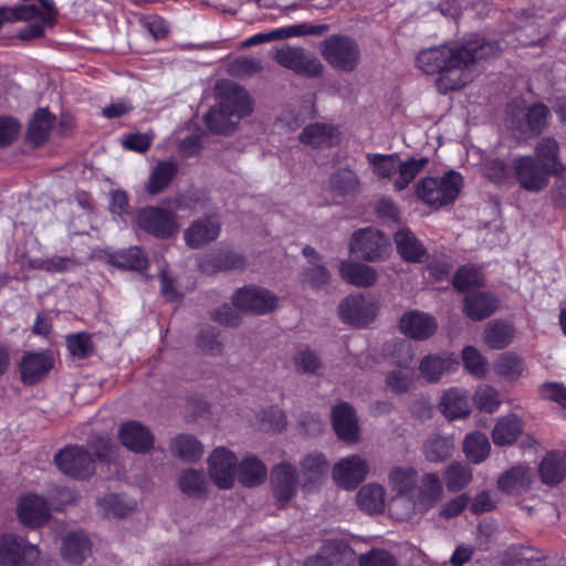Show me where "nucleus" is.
Masks as SVG:
<instances>
[{"mask_svg":"<svg viewBox=\"0 0 566 566\" xmlns=\"http://www.w3.org/2000/svg\"><path fill=\"white\" fill-rule=\"evenodd\" d=\"M499 51L496 42L474 39L462 44L422 50L417 56V65L427 74H439L437 90L447 94L471 82L470 67L481 60L495 56Z\"/></svg>","mask_w":566,"mask_h":566,"instance_id":"obj_1","label":"nucleus"},{"mask_svg":"<svg viewBox=\"0 0 566 566\" xmlns=\"http://www.w3.org/2000/svg\"><path fill=\"white\" fill-rule=\"evenodd\" d=\"M252 112L248 92L232 82L220 87V102L205 116L208 128L218 134H228L234 126Z\"/></svg>","mask_w":566,"mask_h":566,"instance_id":"obj_2","label":"nucleus"},{"mask_svg":"<svg viewBox=\"0 0 566 566\" xmlns=\"http://www.w3.org/2000/svg\"><path fill=\"white\" fill-rule=\"evenodd\" d=\"M443 489L437 473H426L416 493L395 494L389 502V513L397 521H409L423 515L441 499Z\"/></svg>","mask_w":566,"mask_h":566,"instance_id":"obj_3","label":"nucleus"},{"mask_svg":"<svg viewBox=\"0 0 566 566\" xmlns=\"http://www.w3.org/2000/svg\"><path fill=\"white\" fill-rule=\"evenodd\" d=\"M38 3H25L14 8H0V28L4 22L28 21V25L19 32L21 40L41 38L46 27L54 23L56 9L50 0H36Z\"/></svg>","mask_w":566,"mask_h":566,"instance_id":"obj_4","label":"nucleus"},{"mask_svg":"<svg viewBox=\"0 0 566 566\" xmlns=\"http://www.w3.org/2000/svg\"><path fill=\"white\" fill-rule=\"evenodd\" d=\"M461 176L449 171L442 177H426L416 186V192L426 205L440 208L455 200L460 192Z\"/></svg>","mask_w":566,"mask_h":566,"instance_id":"obj_5","label":"nucleus"},{"mask_svg":"<svg viewBox=\"0 0 566 566\" xmlns=\"http://www.w3.org/2000/svg\"><path fill=\"white\" fill-rule=\"evenodd\" d=\"M321 53L325 61L343 72L354 71L360 60V50L356 41L345 35H332L321 43Z\"/></svg>","mask_w":566,"mask_h":566,"instance_id":"obj_6","label":"nucleus"},{"mask_svg":"<svg viewBox=\"0 0 566 566\" xmlns=\"http://www.w3.org/2000/svg\"><path fill=\"white\" fill-rule=\"evenodd\" d=\"M350 253L368 262L386 260L391 251L390 242L379 230L368 227L352 234Z\"/></svg>","mask_w":566,"mask_h":566,"instance_id":"obj_7","label":"nucleus"},{"mask_svg":"<svg viewBox=\"0 0 566 566\" xmlns=\"http://www.w3.org/2000/svg\"><path fill=\"white\" fill-rule=\"evenodd\" d=\"M40 552L24 538L7 533L0 535V566H33Z\"/></svg>","mask_w":566,"mask_h":566,"instance_id":"obj_8","label":"nucleus"},{"mask_svg":"<svg viewBox=\"0 0 566 566\" xmlns=\"http://www.w3.org/2000/svg\"><path fill=\"white\" fill-rule=\"evenodd\" d=\"M138 227L156 238H169L178 230L175 212L159 207L140 209L136 216Z\"/></svg>","mask_w":566,"mask_h":566,"instance_id":"obj_9","label":"nucleus"},{"mask_svg":"<svg viewBox=\"0 0 566 566\" xmlns=\"http://www.w3.org/2000/svg\"><path fill=\"white\" fill-rule=\"evenodd\" d=\"M512 168L514 177L520 186L532 192L542 191L549 182L553 175L533 156H521L513 160Z\"/></svg>","mask_w":566,"mask_h":566,"instance_id":"obj_10","label":"nucleus"},{"mask_svg":"<svg viewBox=\"0 0 566 566\" xmlns=\"http://www.w3.org/2000/svg\"><path fill=\"white\" fill-rule=\"evenodd\" d=\"M233 305L244 312L264 315L277 306V296L263 287L248 285L232 296Z\"/></svg>","mask_w":566,"mask_h":566,"instance_id":"obj_11","label":"nucleus"},{"mask_svg":"<svg viewBox=\"0 0 566 566\" xmlns=\"http://www.w3.org/2000/svg\"><path fill=\"white\" fill-rule=\"evenodd\" d=\"M57 468L75 479H87L94 472V459L82 447H67L54 457Z\"/></svg>","mask_w":566,"mask_h":566,"instance_id":"obj_12","label":"nucleus"},{"mask_svg":"<svg viewBox=\"0 0 566 566\" xmlns=\"http://www.w3.org/2000/svg\"><path fill=\"white\" fill-rule=\"evenodd\" d=\"M274 59L280 65L297 74L314 77L323 71L322 63L301 48L284 46L275 52Z\"/></svg>","mask_w":566,"mask_h":566,"instance_id":"obj_13","label":"nucleus"},{"mask_svg":"<svg viewBox=\"0 0 566 566\" xmlns=\"http://www.w3.org/2000/svg\"><path fill=\"white\" fill-rule=\"evenodd\" d=\"M238 459L233 452L220 447L216 448L209 457V474L214 484L221 490L231 489L237 472Z\"/></svg>","mask_w":566,"mask_h":566,"instance_id":"obj_14","label":"nucleus"},{"mask_svg":"<svg viewBox=\"0 0 566 566\" xmlns=\"http://www.w3.org/2000/svg\"><path fill=\"white\" fill-rule=\"evenodd\" d=\"M369 471L368 462L358 454L340 459L333 467V479L347 490L355 489L365 480Z\"/></svg>","mask_w":566,"mask_h":566,"instance_id":"obj_15","label":"nucleus"},{"mask_svg":"<svg viewBox=\"0 0 566 566\" xmlns=\"http://www.w3.org/2000/svg\"><path fill=\"white\" fill-rule=\"evenodd\" d=\"M338 313L344 323L364 326L376 317V306L361 295H350L339 303Z\"/></svg>","mask_w":566,"mask_h":566,"instance_id":"obj_16","label":"nucleus"},{"mask_svg":"<svg viewBox=\"0 0 566 566\" xmlns=\"http://www.w3.org/2000/svg\"><path fill=\"white\" fill-rule=\"evenodd\" d=\"M549 114L548 107L542 103L532 105L525 114L521 112V116L511 109L509 113L510 127L521 134L527 132L539 134L547 126Z\"/></svg>","mask_w":566,"mask_h":566,"instance_id":"obj_17","label":"nucleus"},{"mask_svg":"<svg viewBox=\"0 0 566 566\" xmlns=\"http://www.w3.org/2000/svg\"><path fill=\"white\" fill-rule=\"evenodd\" d=\"M329 463L325 455L319 452H311L300 461L301 486L304 491L311 492L319 486L325 480Z\"/></svg>","mask_w":566,"mask_h":566,"instance_id":"obj_18","label":"nucleus"},{"mask_svg":"<svg viewBox=\"0 0 566 566\" xmlns=\"http://www.w3.org/2000/svg\"><path fill=\"white\" fill-rule=\"evenodd\" d=\"M118 438L124 447L136 453H147L154 447L150 430L138 421H127L118 430Z\"/></svg>","mask_w":566,"mask_h":566,"instance_id":"obj_19","label":"nucleus"},{"mask_svg":"<svg viewBox=\"0 0 566 566\" xmlns=\"http://www.w3.org/2000/svg\"><path fill=\"white\" fill-rule=\"evenodd\" d=\"M270 476L274 497L280 503L289 502L297 490L295 468L289 462L279 463L273 467Z\"/></svg>","mask_w":566,"mask_h":566,"instance_id":"obj_20","label":"nucleus"},{"mask_svg":"<svg viewBox=\"0 0 566 566\" xmlns=\"http://www.w3.org/2000/svg\"><path fill=\"white\" fill-rule=\"evenodd\" d=\"M18 516L23 525L39 527L50 517L49 504L42 496L27 494L19 501Z\"/></svg>","mask_w":566,"mask_h":566,"instance_id":"obj_21","label":"nucleus"},{"mask_svg":"<svg viewBox=\"0 0 566 566\" xmlns=\"http://www.w3.org/2000/svg\"><path fill=\"white\" fill-rule=\"evenodd\" d=\"M245 264L244 256L232 250H221L205 255L199 260L200 270L207 274H213L219 271H242Z\"/></svg>","mask_w":566,"mask_h":566,"instance_id":"obj_22","label":"nucleus"},{"mask_svg":"<svg viewBox=\"0 0 566 566\" xmlns=\"http://www.w3.org/2000/svg\"><path fill=\"white\" fill-rule=\"evenodd\" d=\"M400 329L405 335L413 339L423 340L434 334L437 322L427 313L411 311L401 317Z\"/></svg>","mask_w":566,"mask_h":566,"instance_id":"obj_23","label":"nucleus"},{"mask_svg":"<svg viewBox=\"0 0 566 566\" xmlns=\"http://www.w3.org/2000/svg\"><path fill=\"white\" fill-rule=\"evenodd\" d=\"M221 224L216 217H206L193 221L185 231V241L192 248L198 249L211 241H214L220 233Z\"/></svg>","mask_w":566,"mask_h":566,"instance_id":"obj_24","label":"nucleus"},{"mask_svg":"<svg viewBox=\"0 0 566 566\" xmlns=\"http://www.w3.org/2000/svg\"><path fill=\"white\" fill-rule=\"evenodd\" d=\"M298 140L315 149L329 148L338 142V129L332 124L312 123L303 128Z\"/></svg>","mask_w":566,"mask_h":566,"instance_id":"obj_25","label":"nucleus"},{"mask_svg":"<svg viewBox=\"0 0 566 566\" xmlns=\"http://www.w3.org/2000/svg\"><path fill=\"white\" fill-rule=\"evenodd\" d=\"M333 426L339 439L353 443L358 437L357 418L354 409L347 402H340L334 407Z\"/></svg>","mask_w":566,"mask_h":566,"instance_id":"obj_26","label":"nucleus"},{"mask_svg":"<svg viewBox=\"0 0 566 566\" xmlns=\"http://www.w3.org/2000/svg\"><path fill=\"white\" fill-rule=\"evenodd\" d=\"M532 470L526 465H515L503 472L497 479V488L507 494H521L531 489Z\"/></svg>","mask_w":566,"mask_h":566,"instance_id":"obj_27","label":"nucleus"},{"mask_svg":"<svg viewBox=\"0 0 566 566\" xmlns=\"http://www.w3.org/2000/svg\"><path fill=\"white\" fill-rule=\"evenodd\" d=\"M496 307V298L488 292L474 291L467 294L463 300L464 313L473 321H482L489 317Z\"/></svg>","mask_w":566,"mask_h":566,"instance_id":"obj_28","label":"nucleus"},{"mask_svg":"<svg viewBox=\"0 0 566 566\" xmlns=\"http://www.w3.org/2000/svg\"><path fill=\"white\" fill-rule=\"evenodd\" d=\"M395 243L399 255L407 262L420 263L427 255L421 241L407 228L399 229L395 233Z\"/></svg>","mask_w":566,"mask_h":566,"instance_id":"obj_29","label":"nucleus"},{"mask_svg":"<svg viewBox=\"0 0 566 566\" xmlns=\"http://www.w3.org/2000/svg\"><path fill=\"white\" fill-rule=\"evenodd\" d=\"M458 361L451 356L428 355L419 364V373L428 382H438L440 378L455 369Z\"/></svg>","mask_w":566,"mask_h":566,"instance_id":"obj_30","label":"nucleus"},{"mask_svg":"<svg viewBox=\"0 0 566 566\" xmlns=\"http://www.w3.org/2000/svg\"><path fill=\"white\" fill-rule=\"evenodd\" d=\"M339 274L344 281L358 287L371 286L378 277L373 266L349 261L340 263Z\"/></svg>","mask_w":566,"mask_h":566,"instance_id":"obj_31","label":"nucleus"},{"mask_svg":"<svg viewBox=\"0 0 566 566\" xmlns=\"http://www.w3.org/2000/svg\"><path fill=\"white\" fill-rule=\"evenodd\" d=\"M441 412L450 420L464 418L470 413L468 392L461 388H450L441 397Z\"/></svg>","mask_w":566,"mask_h":566,"instance_id":"obj_32","label":"nucleus"},{"mask_svg":"<svg viewBox=\"0 0 566 566\" xmlns=\"http://www.w3.org/2000/svg\"><path fill=\"white\" fill-rule=\"evenodd\" d=\"M388 483L395 494L416 493L419 489L418 472L410 465H395L389 470Z\"/></svg>","mask_w":566,"mask_h":566,"instance_id":"obj_33","label":"nucleus"},{"mask_svg":"<svg viewBox=\"0 0 566 566\" xmlns=\"http://www.w3.org/2000/svg\"><path fill=\"white\" fill-rule=\"evenodd\" d=\"M20 368L23 381L34 384L52 368V359L43 353H29L23 357Z\"/></svg>","mask_w":566,"mask_h":566,"instance_id":"obj_34","label":"nucleus"},{"mask_svg":"<svg viewBox=\"0 0 566 566\" xmlns=\"http://www.w3.org/2000/svg\"><path fill=\"white\" fill-rule=\"evenodd\" d=\"M169 448L175 457L185 462H196L203 454L201 442L192 434H178L171 440Z\"/></svg>","mask_w":566,"mask_h":566,"instance_id":"obj_35","label":"nucleus"},{"mask_svg":"<svg viewBox=\"0 0 566 566\" xmlns=\"http://www.w3.org/2000/svg\"><path fill=\"white\" fill-rule=\"evenodd\" d=\"M55 117L46 109L39 108L29 124L28 142L34 147L45 143L54 125Z\"/></svg>","mask_w":566,"mask_h":566,"instance_id":"obj_36","label":"nucleus"},{"mask_svg":"<svg viewBox=\"0 0 566 566\" xmlns=\"http://www.w3.org/2000/svg\"><path fill=\"white\" fill-rule=\"evenodd\" d=\"M328 186L335 196H355L359 192L360 181L354 170L339 168L331 175Z\"/></svg>","mask_w":566,"mask_h":566,"instance_id":"obj_37","label":"nucleus"},{"mask_svg":"<svg viewBox=\"0 0 566 566\" xmlns=\"http://www.w3.org/2000/svg\"><path fill=\"white\" fill-rule=\"evenodd\" d=\"M534 158L555 176L565 171L558 158V144L553 138L545 137L537 143Z\"/></svg>","mask_w":566,"mask_h":566,"instance_id":"obj_38","label":"nucleus"},{"mask_svg":"<svg viewBox=\"0 0 566 566\" xmlns=\"http://www.w3.org/2000/svg\"><path fill=\"white\" fill-rule=\"evenodd\" d=\"M91 554V543L86 534L74 532L63 542L62 555L71 564H81Z\"/></svg>","mask_w":566,"mask_h":566,"instance_id":"obj_39","label":"nucleus"},{"mask_svg":"<svg viewBox=\"0 0 566 566\" xmlns=\"http://www.w3.org/2000/svg\"><path fill=\"white\" fill-rule=\"evenodd\" d=\"M538 474L544 484L557 485L566 475V462L558 453L551 452L542 460Z\"/></svg>","mask_w":566,"mask_h":566,"instance_id":"obj_40","label":"nucleus"},{"mask_svg":"<svg viewBox=\"0 0 566 566\" xmlns=\"http://www.w3.org/2000/svg\"><path fill=\"white\" fill-rule=\"evenodd\" d=\"M514 337V327L503 321H491L484 329V342L492 349L507 347Z\"/></svg>","mask_w":566,"mask_h":566,"instance_id":"obj_41","label":"nucleus"},{"mask_svg":"<svg viewBox=\"0 0 566 566\" xmlns=\"http://www.w3.org/2000/svg\"><path fill=\"white\" fill-rule=\"evenodd\" d=\"M268 475V471L262 461L254 457L242 460L238 467V480L248 488L262 484Z\"/></svg>","mask_w":566,"mask_h":566,"instance_id":"obj_42","label":"nucleus"},{"mask_svg":"<svg viewBox=\"0 0 566 566\" xmlns=\"http://www.w3.org/2000/svg\"><path fill=\"white\" fill-rule=\"evenodd\" d=\"M522 431L520 419L515 415L501 417L492 431L493 442L496 446H509L515 442Z\"/></svg>","mask_w":566,"mask_h":566,"instance_id":"obj_43","label":"nucleus"},{"mask_svg":"<svg viewBox=\"0 0 566 566\" xmlns=\"http://www.w3.org/2000/svg\"><path fill=\"white\" fill-rule=\"evenodd\" d=\"M112 265L133 271H143L147 268L148 261L138 247L119 250L108 256Z\"/></svg>","mask_w":566,"mask_h":566,"instance_id":"obj_44","label":"nucleus"},{"mask_svg":"<svg viewBox=\"0 0 566 566\" xmlns=\"http://www.w3.org/2000/svg\"><path fill=\"white\" fill-rule=\"evenodd\" d=\"M385 496L386 492L381 485L370 483L358 491L356 501L363 511L373 514L384 510Z\"/></svg>","mask_w":566,"mask_h":566,"instance_id":"obj_45","label":"nucleus"},{"mask_svg":"<svg viewBox=\"0 0 566 566\" xmlns=\"http://www.w3.org/2000/svg\"><path fill=\"white\" fill-rule=\"evenodd\" d=\"M491 444L486 434L473 432L465 437L463 442V452L465 457L474 464L482 463L490 454Z\"/></svg>","mask_w":566,"mask_h":566,"instance_id":"obj_46","label":"nucleus"},{"mask_svg":"<svg viewBox=\"0 0 566 566\" xmlns=\"http://www.w3.org/2000/svg\"><path fill=\"white\" fill-rule=\"evenodd\" d=\"M428 163L429 159L427 157H411L405 161H399L397 168L398 177L394 181L395 189L398 191L406 189L417 175L424 169Z\"/></svg>","mask_w":566,"mask_h":566,"instance_id":"obj_47","label":"nucleus"},{"mask_svg":"<svg viewBox=\"0 0 566 566\" xmlns=\"http://www.w3.org/2000/svg\"><path fill=\"white\" fill-rule=\"evenodd\" d=\"M443 478L447 489L451 492H458L471 483L473 473L468 464L454 461L446 468Z\"/></svg>","mask_w":566,"mask_h":566,"instance_id":"obj_48","label":"nucleus"},{"mask_svg":"<svg viewBox=\"0 0 566 566\" xmlns=\"http://www.w3.org/2000/svg\"><path fill=\"white\" fill-rule=\"evenodd\" d=\"M321 553L329 562L331 566H348L355 559L354 551L344 541L325 542Z\"/></svg>","mask_w":566,"mask_h":566,"instance_id":"obj_49","label":"nucleus"},{"mask_svg":"<svg viewBox=\"0 0 566 566\" xmlns=\"http://www.w3.org/2000/svg\"><path fill=\"white\" fill-rule=\"evenodd\" d=\"M177 171L178 167L172 161L158 163L149 176L147 191L150 195L161 192L171 182Z\"/></svg>","mask_w":566,"mask_h":566,"instance_id":"obj_50","label":"nucleus"},{"mask_svg":"<svg viewBox=\"0 0 566 566\" xmlns=\"http://www.w3.org/2000/svg\"><path fill=\"white\" fill-rule=\"evenodd\" d=\"M178 485L182 493L190 497H200L207 492V479L202 471L187 469L181 472Z\"/></svg>","mask_w":566,"mask_h":566,"instance_id":"obj_51","label":"nucleus"},{"mask_svg":"<svg viewBox=\"0 0 566 566\" xmlns=\"http://www.w3.org/2000/svg\"><path fill=\"white\" fill-rule=\"evenodd\" d=\"M293 365L298 374L318 375L323 364L318 355L308 346H301L293 356Z\"/></svg>","mask_w":566,"mask_h":566,"instance_id":"obj_52","label":"nucleus"},{"mask_svg":"<svg viewBox=\"0 0 566 566\" xmlns=\"http://www.w3.org/2000/svg\"><path fill=\"white\" fill-rule=\"evenodd\" d=\"M473 402L481 411L493 413L501 406V398L499 391L492 386L481 384L475 389Z\"/></svg>","mask_w":566,"mask_h":566,"instance_id":"obj_53","label":"nucleus"},{"mask_svg":"<svg viewBox=\"0 0 566 566\" xmlns=\"http://www.w3.org/2000/svg\"><path fill=\"white\" fill-rule=\"evenodd\" d=\"M453 446L449 439L432 436L424 444L423 452L428 461L438 463L448 459L452 453Z\"/></svg>","mask_w":566,"mask_h":566,"instance_id":"obj_54","label":"nucleus"},{"mask_svg":"<svg viewBox=\"0 0 566 566\" xmlns=\"http://www.w3.org/2000/svg\"><path fill=\"white\" fill-rule=\"evenodd\" d=\"M524 369L523 360L514 353H504L494 363L496 374L509 379H517Z\"/></svg>","mask_w":566,"mask_h":566,"instance_id":"obj_55","label":"nucleus"},{"mask_svg":"<svg viewBox=\"0 0 566 566\" xmlns=\"http://www.w3.org/2000/svg\"><path fill=\"white\" fill-rule=\"evenodd\" d=\"M366 158L379 178H389L397 172L399 165L398 154H367Z\"/></svg>","mask_w":566,"mask_h":566,"instance_id":"obj_56","label":"nucleus"},{"mask_svg":"<svg viewBox=\"0 0 566 566\" xmlns=\"http://www.w3.org/2000/svg\"><path fill=\"white\" fill-rule=\"evenodd\" d=\"M462 360L465 369L476 378H482L486 374V360L482 354L473 346H467L462 350Z\"/></svg>","mask_w":566,"mask_h":566,"instance_id":"obj_57","label":"nucleus"},{"mask_svg":"<svg viewBox=\"0 0 566 566\" xmlns=\"http://www.w3.org/2000/svg\"><path fill=\"white\" fill-rule=\"evenodd\" d=\"M452 283L457 290L465 291L470 287L481 285L482 276L473 266H462L455 272Z\"/></svg>","mask_w":566,"mask_h":566,"instance_id":"obj_58","label":"nucleus"},{"mask_svg":"<svg viewBox=\"0 0 566 566\" xmlns=\"http://www.w3.org/2000/svg\"><path fill=\"white\" fill-rule=\"evenodd\" d=\"M331 279L329 271L322 264H312L302 274L303 285L312 289H321L328 283Z\"/></svg>","mask_w":566,"mask_h":566,"instance_id":"obj_59","label":"nucleus"},{"mask_svg":"<svg viewBox=\"0 0 566 566\" xmlns=\"http://www.w3.org/2000/svg\"><path fill=\"white\" fill-rule=\"evenodd\" d=\"M359 566H398V562L391 553L374 548L359 557Z\"/></svg>","mask_w":566,"mask_h":566,"instance_id":"obj_60","label":"nucleus"},{"mask_svg":"<svg viewBox=\"0 0 566 566\" xmlns=\"http://www.w3.org/2000/svg\"><path fill=\"white\" fill-rule=\"evenodd\" d=\"M66 344L70 353L77 358H86L93 352L91 338L85 333L70 335Z\"/></svg>","mask_w":566,"mask_h":566,"instance_id":"obj_61","label":"nucleus"},{"mask_svg":"<svg viewBox=\"0 0 566 566\" xmlns=\"http://www.w3.org/2000/svg\"><path fill=\"white\" fill-rule=\"evenodd\" d=\"M412 385L413 378L410 373L394 370L387 376V386L397 394L408 391Z\"/></svg>","mask_w":566,"mask_h":566,"instance_id":"obj_62","label":"nucleus"},{"mask_svg":"<svg viewBox=\"0 0 566 566\" xmlns=\"http://www.w3.org/2000/svg\"><path fill=\"white\" fill-rule=\"evenodd\" d=\"M74 265V261L70 258L53 256L45 260H36L34 268L44 270L50 273L64 272L70 270Z\"/></svg>","mask_w":566,"mask_h":566,"instance_id":"obj_63","label":"nucleus"},{"mask_svg":"<svg viewBox=\"0 0 566 566\" xmlns=\"http://www.w3.org/2000/svg\"><path fill=\"white\" fill-rule=\"evenodd\" d=\"M91 452L97 460L106 461L113 451V443L108 437L97 436L88 441Z\"/></svg>","mask_w":566,"mask_h":566,"instance_id":"obj_64","label":"nucleus"}]
</instances>
